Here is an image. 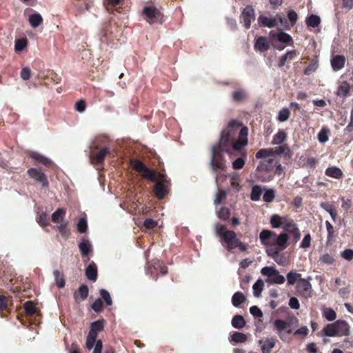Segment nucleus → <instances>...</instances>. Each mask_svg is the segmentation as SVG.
Listing matches in <instances>:
<instances>
[{
    "mask_svg": "<svg viewBox=\"0 0 353 353\" xmlns=\"http://www.w3.org/2000/svg\"><path fill=\"white\" fill-rule=\"evenodd\" d=\"M233 121H230L228 127L223 130L218 144L212 148V156L210 165L214 173L217 170H223L225 168L226 161L223 157L224 149L232 141L234 136V130L230 128Z\"/></svg>",
    "mask_w": 353,
    "mask_h": 353,
    "instance_id": "f257e3e1",
    "label": "nucleus"
},
{
    "mask_svg": "<svg viewBox=\"0 0 353 353\" xmlns=\"http://www.w3.org/2000/svg\"><path fill=\"white\" fill-rule=\"evenodd\" d=\"M312 279V276H308L307 279H299L296 284L297 295L304 297L305 299L312 296V288L310 281Z\"/></svg>",
    "mask_w": 353,
    "mask_h": 353,
    "instance_id": "f03ea898",
    "label": "nucleus"
},
{
    "mask_svg": "<svg viewBox=\"0 0 353 353\" xmlns=\"http://www.w3.org/2000/svg\"><path fill=\"white\" fill-rule=\"evenodd\" d=\"M234 123L232 124L230 128L234 130V136L232 141H230V143H232V150L234 151H239L241 150V148L244 146H245L248 144V129L247 127H243L239 132V139L237 141L234 142L235 136H236V131L233 129L234 125H235L236 122L234 121H232Z\"/></svg>",
    "mask_w": 353,
    "mask_h": 353,
    "instance_id": "7ed1b4c3",
    "label": "nucleus"
},
{
    "mask_svg": "<svg viewBox=\"0 0 353 353\" xmlns=\"http://www.w3.org/2000/svg\"><path fill=\"white\" fill-rule=\"evenodd\" d=\"M143 13L145 16L146 21L150 24L157 23H161L163 21V15L161 12L155 7H145L143 10Z\"/></svg>",
    "mask_w": 353,
    "mask_h": 353,
    "instance_id": "20e7f679",
    "label": "nucleus"
},
{
    "mask_svg": "<svg viewBox=\"0 0 353 353\" xmlns=\"http://www.w3.org/2000/svg\"><path fill=\"white\" fill-rule=\"evenodd\" d=\"M239 241L240 239L237 238L236 234L232 230H228L227 232H225L223 238L221 239L222 245L225 246L228 251L236 248V245Z\"/></svg>",
    "mask_w": 353,
    "mask_h": 353,
    "instance_id": "39448f33",
    "label": "nucleus"
},
{
    "mask_svg": "<svg viewBox=\"0 0 353 353\" xmlns=\"http://www.w3.org/2000/svg\"><path fill=\"white\" fill-rule=\"evenodd\" d=\"M156 183L154 188V194L158 199H162L167 194L166 188L169 185V181L163 174H159V179Z\"/></svg>",
    "mask_w": 353,
    "mask_h": 353,
    "instance_id": "423d86ee",
    "label": "nucleus"
},
{
    "mask_svg": "<svg viewBox=\"0 0 353 353\" xmlns=\"http://www.w3.org/2000/svg\"><path fill=\"white\" fill-rule=\"evenodd\" d=\"M254 9L252 6H247L242 11L241 19L246 29H249L251 23L254 20Z\"/></svg>",
    "mask_w": 353,
    "mask_h": 353,
    "instance_id": "0eeeda50",
    "label": "nucleus"
},
{
    "mask_svg": "<svg viewBox=\"0 0 353 353\" xmlns=\"http://www.w3.org/2000/svg\"><path fill=\"white\" fill-rule=\"evenodd\" d=\"M283 229L284 230L283 232H285L287 234H290L293 237L294 241L299 240L301 237V232L296 224L294 223L293 221H285L283 226Z\"/></svg>",
    "mask_w": 353,
    "mask_h": 353,
    "instance_id": "6e6552de",
    "label": "nucleus"
},
{
    "mask_svg": "<svg viewBox=\"0 0 353 353\" xmlns=\"http://www.w3.org/2000/svg\"><path fill=\"white\" fill-rule=\"evenodd\" d=\"M269 37L272 40H276L283 43L288 44L293 41L292 37L289 34L283 32V30H281L279 32L271 30L269 33Z\"/></svg>",
    "mask_w": 353,
    "mask_h": 353,
    "instance_id": "1a4fd4ad",
    "label": "nucleus"
},
{
    "mask_svg": "<svg viewBox=\"0 0 353 353\" xmlns=\"http://www.w3.org/2000/svg\"><path fill=\"white\" fill-rule=\"evenodd\" d=\"M289 236L285 232H281L279 235L274 233L272 246H276L280 250H284L288 248Z\"/></svg>",
    "mask_w": 353,
    "mask_h": 353,
    "instance_id": "9d476101",
    "label": "nucleus"
},
{
    "mask_svg": "<svg viewBox=\"0 0 353 353\" xmlns=\"http://www.w3.org/2000/svg\"><path fill=\"white\" fill-rule=\"evenodd\" d=\"M27 173L30 178L41 183L43 187H48V181L46 176L41 171L36 168H30L28 170Z\"/></svg>",
    "mask_w": 353,
    "mask_h": 353,
    "instance_id": "9b49d317",
    "label": "nucleus"
},
{
    "mask_svg": "<svg viewBox=\"0 0 353 353\" xmlns=\"http://www.w3.org/2000/svg\"><path fill=\"white\" fill-rule=\"evenodd\" d=\"M274 233V232L271 230H263L259 234V239L261 243L264 245L272 246Z\"/></svg>",
    "mask_w": 353,
    "mask_h": 353,
    "instance_id": "f8f14e48",
    "label": "nucleus"
},
{
    "mask_svg": "<svg viewBox=\"0 0 353 353\" xmlns=\"http://www.w3.org/2000/svg\"><path fill=\"white\" fill-rule=\"evenodd\" d=\"M254 49L261 52L268 51L270 49V43L267 38L265 37H259L257 38L254 43Z\"/></svg>",
    "mask_w": 353,
    "mask_h": 353,
    "instance_id": "ddd939ff",
    "label": "nucleus"
},
{
    "mask_svg": "<svg viewBox=\"0 0 353 353\" xmlns=\"http://www.w3.org/2000/svg\"><path fill=\"white\" fill-rule=\"evenodd\" d=\"M336 331L339 336H348L350 334V326L344 320L335 321Z\"/></svg>",
    "mask_w": 353,
    "mask_h": 353,
    "instance_id": "4468645a",
    "label": "nucleus"
},
{
    "mask_svg": "<svg viewBox=\"0 0 353 353\" xmlns=\"http://www.w3.org/2000/svg\"><path fill=\"white\" fill-rule=\"evenodd\" d=\"M89 290L87 285H82L74 292V298L77 302H81L85 300L88 296Z\"/></svg>",
    "mask_w": 353,
    "mask_h": 353,
    "instance_id": "2eb2a0df",
    "label": "nucleus"
},
{
    "mask_svg": "<svg viewBox=\"0 0 353 353\" xmlns=\"http://www.w3.org/2000/svg\"><path fill=\"white\" fill-rule=\"evenodd\" d=\"M276 165V161L273 159H269L267 161H261L256 168L259 172H270Z\"/></svg>",
    "mask_w": 353,
    "mask_h": 353,
    "instance_id": "dca6fc26",
    "label": "nucleus"
},
{
    "mask_svg": "<svg viewBox=\"0 0 353 353\" xmlns=\"http://www.w3.org/2000/svg\"><path fill=\"white\" fill-rule=\"evenodd\" d=\"M345 63V58L343 55H336L331 60V65L334 71L341 70Z\"/></svg>",
    "mask_w": 353,
    "mask_h": 353,
    "instance_id": "f3484780",
    "label": "nucleus"
},
{
    "mask_svg": "<svg viewBox=\"0 0 353 353\" xmlns=\"http://www.w3.org/2000/svg\"><path fill=\"white\" fill-rule=\"evenodd\" d=\"M258 23L261 27L274 28L276 23V19L270 18L265 16L261 15L258 17Z\"/></svg>",
    "mask_w": 353,
    "mask_h": 353,
    "instance_id": "a211bd4d",
    "label": "nucleus"
},
{
    "mask_svg": "<svg viewBox=\"0 0 353 353\" xmlns=\"http://www.w3.org/2000/svg\"><path fill=\"white\" fill-rule=\"evenodd\" d=\"M85 276L91 281H96L97 279V268L95 263L92 261L85 269Z\"/></svg>",
    "mask_w": 353,
    "mask_h": 353,
    "instance_id": "6ab92c4d",
    "label": "nucleus"
},
{
    "mask_svg": "<svg viewBox=\"0 0 353 353\" xmlns=\"http://www.w3.org/2000/svg\"><path fill=\"white\" fill-rule=\"evenodd\" d=\"M259 343L261 345L263 353H270L272 348L275 345V340L272 338L267 339L265 341L260 340Z\"/></svg>",
    "mask_w": 353,
    "mask_h": 353,
    "instance_id": "aec40b11",
    "label": "nucleus"
},
{
    "mask_svg": "<svg viewBox=\"0 0 353 353\" xmlns=\"http://www.w3.org/2000/svg\"><path fill=\"white\" fill-rule=\"evenodd\" d=\"M97 335H98L97 332L93 331L92 330L90 329V330L87 336V338H86V342H85L86 349L90 350L94 347V343L97 341Z\"/></svg>",
    "mask_w": 353,
    "mask_h": 353,
    "instance_id": "412c9836",
    "label": "nucleus"
},
{
    "mask_svg": "<svg viewBox=\"0 0 353 353\" xmlns=\"http://www.w3.org/2000/svg\"><path fill=\"white\" fill-rule=\"evenodd\" d=\"M325 174L328 176L339 179L343 177V174L342 170L336 166L327 168L325 170Z\"/></svg>",
    "mask_w": 353,
    "mask_h": 353,
    "instance_id": "4be33fe9",
    "label": "nucleus"
},
{
    "mask_svg": "<svg viewBox=\"0 0 353 353\" xmlns=\"http://www.w3.org/2000/svg\"><path fill=\"white\" fill-rule=\"evenodd\" d=\"M272 156L283 154L285 157H290V150L286 145H281L275 148H271Z\"/></svg>",
    "mask_w": 353,
    "mask_h": 353,
    "instance_id": "5701e85b",
    "label": "nucleus"
},
{
    "mask_svg": "<svg viewBox=\"0 0 353 353\" xmlns=\"http://www.w3.org/2000/svg\"><path fill=\"white\" fill-rule=\"evenodd\" d=\"M29 23L33 28H37L43 23L42 16L39 13L32 14L29 16Z\"/></svg>",
    "mask_w": 353,
    "mask_h": 353,
    "instance_id": "b1692460",
    "label": "nucleus"
},
{
    "mask_svg": "<svg viewBox=\"0 0 353 353\" xmlns=\"http://www.w3.org/2000/svg\"><path fill=\"white\" fill-rule=\"evenodd\" d=\"M285 277L280 274L276 270V272L274 274L270 279H266V282L269 284H283L285 282Z\"/></svg>",
    "mask_w": 353,
    "mask_h": 353,
    "instance_id": "393cba45",
    "label": "nucleus"
},
{
    "mask_svg": "<svg viewBox=\"0 0 353 353\" xmlns=\"http://www.w3.org/2000/svg\"><path fill=\"white\" fill-rule=\"evenodd\" d=\"M231 323L233 327L242 329L245 326L246 323L243 316L237 314L232 318Z\"/></svg>",
    "mask_w": 353,
    "mask_h": 353,
    "instance_id": "a878e982",
    "label": "nucleus"
},
{
    "mask_svg": "<svg viewBox=\"0 0 353 353\" xmlns=\"http://www.w3.org/2000/svg\"><path fill=\"white\" fill-rule=\"evenodd\" d=\"M30 156L34 160L37 161L40 163H42L46 166H49L52 163L51 160H50L47 157L41 155L38 152H33L31 153Z\"/></svg>",
    "mask_w": 353,
    "mask_h": 353,
    "instance_id": "bb28decb",
    "label": "nucleus"
},
{
    "mask_svg": "<svg viewBox=\"0 0 353 353\" xmlns=\"http://www.w3.org/2000/svg\"><path fill=\"white\" fill-rule=\"evenodd\" d=\"M245 300V296L243 293L236 292L232 297V303L234 307H238L241 304L243 303Z\"/></svg>",
    "mask_w": 353,
    "mask_h": 353,
    "instance_id": "cd10ccee",
    "label": "nucleus"
},
{
    "mask_svg": "<svg viewBox=\"0 0 353 353\" xmlns=\"http://www.w3.org/2000/svg\"><path fill=\"white\" fill-rule=\"evenodd\" d=\"M92 245L88 240H83L79 244V248L83 256H87L91 251Z\"/></svg>",
    "mask_w": 353,
    "mask_h": 353,
    "instance_id": "c85d7f7f",
    "label": "nucleus"
},
{
    "mask_svg": "<svg viewBox=\"0 0 353 353\" xmlns=\"http://www.w3.org/2000/svg\"><path fill=\"white\" fill-rule=\"evenodd\" d=\"M247 159V154L245 152H242L241 157L235 159L232 162V168L234 170L241 169L245 163V160Z\"/></svg>",
    "mask_w": 353,
    "mask_h": 353,
    "instance_id": "c756f323",
    "label": "nucleus"
},
{
    "mask_svg": "<svg viewBox=\"0 0 353 353\" xmlns=\"http://www.w3.org/2000/svg\"><path fill=\"white\" fill-rule=\"evenodd\" d=\"M232 100L234 102H241L247 97V92L243 89H238L232 94Z\"/></svg>",
    "mask_w": 353,
    "mask_h": 353,
    "instance_id": "7c9ffc66",
    "label": "nucleus"
},
{
    "mask_svg": "<svg viewBox=\"0 0 353 353\" xmlns=\"http://www.w3.org/2000/svg\"><path fill=\"white\" fill-rule=\"evenodd\" d=\"M324 334L327 336H339L338 332L336 331L335 322L332 323L327 324L323 330Z\"/></svg>",
    "mask_w": 353,
    "mask_h": 353,
    "instance_id": "2f4dec72",
    "label": "nucleus"
},
{
    "mask_svg": "<svg viewBox=\"0 0 353 353\" xmlns=\"http://www.w3.org/2000/svg\"><path fill=\"white\" fill-rule=\"evenodd\" d=\"M296 52L294 50L288 51L285 54H283L279 60L278 66L279 68H282L283 66H284L287 60H292Z\"/></svg>",
    "mask_w": 353,
    "mask_h": 353,
    "instance_id": "473e14b6",
    "label": "nucleus"
},
{
    "mask_svg": "<svg viewBox=\"0 0 353 353\" xmlns=\"http://www.w3.org/2000/svg\"><path fill=\"white\" fill-rule=\"evenodd\" d=\"M143 176L147 179L152 181V182H156L159 179V174L160 173H157L156 171L153 170L149 169L148 167L143 171Z\"/></svg>",
    "mask_w": 353,
    "mask_h": 353,
    "instance_id": "72a5a7b5",
    "label": "nucleus"
},
{
    "mask_svg": "<svg viewBox=\"0 0 353 353\" xmlns=\"http://www.w3.org/2000/svg\"><path fill=\"white\" fill-rule=\"evenodd\" d=\"M262 188L261 185H255L252 188L250 199L253 201H258L262 194Z\"/></svg>",
    "mask_w": 353,
    "mask_h": 353,
    "instance_id": "f704fd0d",
    "label": "nucleus"
},
{
    "mask_svg": "<svg viewBox=\"0 0 353 353\" xmlns=\"http://www.w3.org/2000/svg\"><path fill=\"white\" fill-rule=\"evenodd\" d=\"M306 25L310 27L316 28L321 23V18L316 14L310 15L305 21Z\"/></svg>",
    "mask_w": 353,
    "mask_h": 353,
    "instance_id": "c9c22d12",
    "label": "nucleus"
},
{
    "mask_svg": "<svg viewBox=\"0 0 353 353\" xmlns=\"http://www.w3.org/2000/svg\"><path fill=\"white\" fill-rule=\"evenodd\" d=\"M286 278L288 285H292L295 283H297L299 279H301V274L294 271L289 272L286 275Z\"/></svg>",
    "mask_w": 353,
    "mask_h": 353,
    "instance_id": "e433bc0d",
    "label": "nucleus"
},
{
    "mask_svg": "<svg viewBox=\"0 0 353 353\" xmlns=\"http://www.w3.org/2000/svg\"><path fill=\"white\" fill-rule=\"evenodd\" d=\"M350 92V85L347 81H343L341 83L337 89L336 94L340 97H346Z\"/></svg>",
    "mask_w": 353,
    "mask_h": 353,
    "instance_id": "4c0bfd02",
    "label": "nucleus"
},
{
    "mask_svg": "<svg viewBox=\"0 0 353 353\" xmlns=\"http://www.w3.org/2000/svg\"><path fill=\"white\" fill-rule=\"evenodd\" d=\"M286 139V133L283 130H279L276 134L274 135L272 144L279 145L282 143Z\"/></svg>",
    "mask_w": 353,
    "mask_h": 353,
    "instance_id": "58836bf2",
    "label": "nucleus"
},
{
    "mask_svg": "<svg viewBox=\"0 0 353 353\" xmlns=\"http://www.w3.org/2000/svg\"><path fill=\"white\" fill-rule=\"evenodd\" d=\"M263 286L264 284L261 279H258L256 282L254 283L252 289L255 297H259L261 295Z\"/></svg>",
    "mask_w": 353,
    "mask_h": 353,
    "instance_id": "ea45409f",
    "label": "nucleus"
},
{
    "mask_svg": "<svg viewBox=\"0 0 353 353\" xmlns=\"http://www.w3.org/2000/svg\"><path fill=\"white\" fill-rule=\"evenodd\" d=\"M285 222H283L281 218L277 214L272 215L270 219V224L273 228H283Z\"/></svg>",
    "mask_w": 353,
    "mask_h": 353,
    "instance_id": "a19ab883",
    "label": "nucleus"
},
{
    "mask_svg": "<svg viewBox=\"0 0 353 353\" xmlns=\"http://www.w3.org/2000/svg\"><path fill=\"white\" fill-rule=\"evenodd\" d=\"M323 316L329 321H332L336 318V314L334 310L325 307L323 310Z\"/></svg>",
    "mask_w": 353,
    "mask_h": 353,
    "instance_id": "79ce46f5",
    "label": "nucleus"
},
{
    "mask_svg": "<svg viewBox=\"0 0 353 353\" xmlns=\"http://www.w3.org/2000/svg\"><path fill=\"white\" fill-rule=\"evenodd\" d=\"M231 339L234 342H235L236 343H244V342H245L248 340V337L243 333L239 332H234L231 335Z\"/></svg>",
    "mask_w": 353,
    "mask_h": 353,
    "instance_id": "37998d69",
    "label": "nucleus"
},
{
    "mask_svg": "<svg viewBox=\"0 0 353 353\" xmlns=\"http://www.w3.org/2000/svg\"><path fill=\"white\" fill-rule=\"evenodd\" d=\"M53 275L54 276V279H55L57 285L59 288H63L65 286V279L63 277V276L61 275L60 272L57 270H54L53 272Z\"/></svg>",
    "mask_w": 353,
    "mask_h": 353,
    "instance_id": "c03bdc74",
    "label": "nucleus"
},
{
    "mask_svg": "<svg viewBox=\"0 0 353 353\" xmlns=\"http://www.w3.org/2000/svg\"><path fill=\"white\" fill-rule=\"evenodd\" d=\"M65 214V210L63 208H58L52 214V221L54 223L58 222L60 219H63Z\"/></svg>",
    "mask_w": 353,
    "mask_h": 353,
    "instance_id": "a18cd8bd",
    "label": "nucleus"
},
{
    "mask_svg": "<svg viewBox=\"0 0 353 353\" xmlns=\"http://www.w3.org/2000/svg\"><path fill=\"white\" fill-rule=\"evenodd\" d=\"M275 197V192L272 188H268L263 194V199L265 203H271Z\"/></svg>",
    "mask_w": 353,
    "mask_h": 353,
    "instance_id": "49530a36",
    "label": "nucleus"
},
{
    "mask_svg": "<svg viewBox=\"0 0 353 353\" xmlns=\"http://www.w3.org/2000/svg\"><path fill=\"white\" fill-rule=\"evenodd\" d=\"M256 159H262L272 157L271 148L260 149L255 154Z\"/></svg>",
    "mask_w": 353,
    "mask_h": 353,
    "instance_id": "de8ad7c7",
    "label": "nucleus"
},
{
    "mask_svg": "<svg viewBox=\"0 0 353 353\" xmlns=\"http://www.w3.org/2000/svg\"><path fill=\"white\" fill-rule=\"evenodd\" d=\"M318 67V61L312 60L308 66L305 69L304 74L305 75H310L317 70Z\"/></svg>",
    "mask_w": 353,
    "mask_h": 353,
    "instance_id": "09e8293b",
    "label": "nucleus"
},
{
    "mask_svg": "<svg viewBox=\"0 0 353 353\" xmlns=\"http://www.w3.org/2000/svg\"><path fill=\"white\" fill-rule=\"evenodd\" d=\"M24 309H25L26 313L30 316L33 315L36 312L35 305H34V303L30 301H26L24 303Z\"/></svg>",
    "mask_w": 353,
    "mask_h": 353,
    "instance_id": "8fccbe9b",
    "label": "nucleus"
},
{
    "mask_svg": "<svg viewBox=\"0 0 353 353\" xmlns=\"http://www.w3.org/2000/svg\"><path fill=\"white\" fill-rule=\"evenodd\" d=\"M109 153V149L104 148L96 154L95 160L97 163H101L103 161L105 156Z\"/></svg>",
    "mask_w": 353,
    "mask_h": 353,
    "instance_id": "3c124183",
    "label": "nucleus"
},
{
    "mask_svg": "<svg viewBox=\"0 0 353 353\" xmlns=\"http://www.w3.org/2000/svg\"><path fill=\"white\" fill-rule=\"evenodd\" d=\"M217 216L219 219L226 221L229 219L230 216V211L229 208L223 207L220 209V210L217 212Z\"/></svg>",
    "mask_w": 353,
    "mask_h": 353,
    "instance_id": "603ef678",
    "label": "nucleus"
},
{
    "mask_svg": "<svg viewBox=\"0 0 353 353\" xmlns=\"http://www.w3.org/2000/svg\"><path fill=\"white\" fill-rule=\"evenodd\" d=\"M275 272H276V269L272 266L263 267L261 270V273L263 275L266 276L268 277L267 279H270L274 274H275Z\"/></svg>",
    "mask_w": 353,
    "mask_h": 353,
    "instance_id": "864d4df0",
    "label": "nucleus"
},
{
    "mask_svg": "<svg viewBox=\"0 0 353 353\" xmlns=\"http://www.w3.org/2000/svg\"><path fill=\"white\" fill-rule=\"evenodd\" d=\"M87 229H88V223H87L86 219L85 218H81L78 221L77 230L80 233H85V232H86Z\"/></svg>",
    "mask_w": 353,
    "mask_h": 353,
    "instance_id": "5fc2aeb1",
    "label": "nucleus"
},
{
    "mask_svg": "<svg viewBox=\"0 0 353 353\" xmlns=\"http://www.w3.org/2000/svg\"><path fill=\"white\" fill-rule=\"evenodd\" d=\"M227 192L225 190H221L219 189L215 194V199L214 203L215 205H219L221 203L222 199L225 198Z\"/></svg>",
    "mask_w": 353,
    "mask_h": 353,
    "instance_id": "6e6d98bb",
    "label": "nucleus"
},
{
    "mask_svg": "<svg viewBox=\"0 0 353 353\" xmlns=\"http://www.w3.org/2000/svg\"><path fill=\"white\" fill-rule=\"evenodd\" d=\"M290 112L288 108H283L279 112L278 119L281 122L287 121L290 117Z\"/></svg>",
    "mask_w": 353,
    "mask_h": 353,
    "instance_id": "4d7b16f0",
    "label": "nucleus"
},
{
    "mask_svg": "<svg viewBox=\"0 0 353 353\" xmlns=\"http://www.w3.org/2000/svg\"><path fill=\"white\" fill-rule=\"evenodd\" d=\"M274 325L278 332H281V331L285 330L289 325L283 320L276 319L274 322Z\"/></svg>",
    "mask_w": 353,
    "mask_h": 353,
    "instance_id": "13d9d810",
    "label": "nucleus"
},
{
    "mask_svg": "<svg viewBox=\"0 0 353 353\" xmlns=\"http://www.w3.org/2000/svg\"><path fill=\"white\" fill-rule=\"evenodd\" d=\"M103 321L98 320L91 323L90 329L95 332H101L103 330Z\"/></svg>",
    "mask_w": 353,
    "mask_h": 353,
    "instance_id": "bf43d9fd",
    "label": "nucleus"
},
{
    "mask_svg": "<svg viewBox=\"0 0 353 353\" xmlns=\"http://www.w3.org/2000/svg\"><path fill=\"white\" fill-rule=\"evenodd\" d=\"M67 225H68V222L63 221V223H61L60 225H59L57 226V229H58L59 232H60V234H61V236L63 237H65V238L68 237V233H69V231L67 228Z\"/></svg>",
    "mask_w": 353,
    "mask_h": 353,
    "instance_id": "052dcab7",
    "label": "nucleus"
},
{
    "mask_svg": "<svg viewBox=\"0 0 353 353\" xmlns=\"http://www.w3.org/2000/svg\"><path fill=\"white\" fill-rule=\"evenodd\" d=\"M100 295L104 299L105 302L107 305H111L112 304V301L110 296V293L105 289H101L99 292Z\"/></svg>",
    "mask_w": 353,
    "mask_h": 353,
    "instance_id": "680f3d73",
    "label": "nucleus"
},
{
    "mask_svg": "<svg viewBox=\"0 0 353 353\" xmlns=\"http://www.w3.org/2000/svg\"><path fill=\"white\" fill-rule=\"evenodd\" d=\"M318 140L320 143H324L328 140L327 130L322 128L318 134Z\"/></svg>",
    "mask_w": 353,
    "mask_h": 353,
    "instance_id": "e2e57ef3",
    "label": "nucleus"
},
{
    "mask_svg": "<svg viewBox=\"0 0 353 353\" xmlns=\"http://www.w3.org/2000/svg\"><path fill=\"white\" fill-rule=\"evenodd\" d=\"M215 233L217 236H219L221 239L223 238V234L227 232L225 226L222 224H216L214 228Z\"/></svg>",
    "mask_w": 353,
    "mask_h": 353,
    "instance_id": "0e129e2a",
    "label": "nucleus"
},
{
    "mask_svg": "<svg viewBox=\"0 0 353 353\" xmlns=\"http://www.w3.org/2000/svg\"><path fill=\"white\" fill-rule=\"evenodd\" d=\"M319 261L322 263L332 264L334 263V259L330 254H325L320 257Z\"/></svg>",
    "mask_w": 353,
    "mask_h": 353,
    "instance_id": "69168bd1",
    "label": "nucleus"
},
{
    "mask_svg": "<svg viewBox=\"0 0 353 353\" xmlns=\"http://www.w3.org/2000/svg\"><path fill=\"white\" fill-rule=\"evenodd\" d=\"M282 250H279V248L276 246L268 248L266 250V253L268 256L271 257L272 259L276 256Z\"/></svg>",
    "mask_w": 353,
    "mask_h": 353,
    "instance_id": "338daca9",
    "label": "nucleus"
},
{
    "mask_svg": "<svg viewBox=\"0 0 353 353\" xmlns=\"http://www.w3.org/2000/svg\"><path fill=\"white\" fill-rule=\"evenodd\" d=\"M250 312L254 317L261 318L263 316V312L261 309L255 305L250 307Z\"/></svg>",
    "mask_w": 353,
    "mask_h": 353,
    "instance_id": "774afa93",
    "label": "nucleus"
}]
</instances>
